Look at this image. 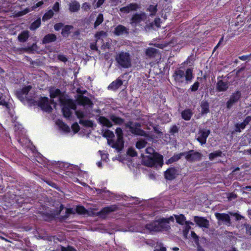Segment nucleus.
<instances>
[{
	"mask_svg": "<svg viewBox=\"0 0 251 251\" xmlns=\"http://www.w3.org/2000/svg\"><path fill=\"white\" fill-rule=\"evenodd\" d=\"M201 114H206L209 112V104L206 100H203L201 103Z\"/></svg>",
	"mask_w": 251,
	"mask_h": 251,
	"instance_id": "nucleus-26",
	"label": "nucleus"
},
{
	"mask_svg": "<svg viewBox=\"0 0 251 251\" xmlns=\"http://www.w3.org/2000/svg\"><path fill=\"white\" fill-rule=\"evenodd\" d=\"M91 8V5L88 2H84L82 5V9L85 11H87Z\"/></svg>",
	"mask_w": 251,
	"mask_h": 251,
	"instance_id": "nucleus-55",
	"label": "nucleus"
},
{
	"mask_svg": "<svg viewBox=\"0 0 251 251\" xmlns=\"http://www.w3.org/2000/svg\"><path fill=\"white\" fill-rule=\"evenodd\" d=\"M109 119L116 125L121 126L123 125L125 122L124 119L117 116L115 114L110 115Z\"/></svg>",
	"mask_w": 251,
	"mask_h": 251,
	"instance_id": "nucleus-21",
	"label": "nucleus"
},
{
	"mask_svg": "<svg viewBox=\"0 0 251 251\" xmlns=\"http://www.w3.org/2000/svg\"><path fill=\"white\" fill-rule=\"evenodd\" d=\"M231 215H233L236 221H239L241 219H243L244 217L241 215L240 214L237 213H231Z\"/></svg>",
	"mask_w": 251,
	"mask_h": 251,
	"instance_id": "nucleus-58",
	"label": "nucleus"
},
{
	"mask_svg": "<svg viewBox=\"0 0 251 251\" xmlns=\"http://www.w3.org/2000/svg\"><path fill=\"white\" fill-rule=\"evenodd\" d=\"M102 136L106 138H112L114 137V134L112 131L106 129L103 133Z\"/></svg>",
	"mask_w": 251,
	"mask_h": 251,
	"instance_id": "nucleus-47",
	"label": "nucleus"
},
{
	"mask_svg": "<svg viewBox=\"0 0 251 251\" xmlns=\"http://www.w3.org/2000/svg\"><path fill=\"white\" fill-rule=\"evenodd\" d=\"M125 127L129 129V131L133 135L137 136H143L145 134V131L141 128V124L139 122L134 123L130 120L125 123Z\"/></svg>",
	"mask_w": 251,
	"mask_h": 251,
	"instance_id": "nucleus-5",
	"label": "nucleus"
},
{
	"mask_svg": "<svg viewBox=\"0 0 251 251\" xmlns=\"http://www.w3.org/2000/svg\"><path fill=\"white\" fill-rule=\"evenodd\" d=\"M222 155V151L220 150L216 151L209 154V158L210 160H212L215 158L217 157H221Z\"/></svg>",
	"mask_w": 251,
	"mask_h": 251,
	"instance_id": "nucleus-38",
	"label": "nucleus"
},
{
	"mask_svg": "<svg viewBox=\"0 0 251 251\" xmlns=\"http://www.w3.org/2000/svg\"><path fill=\"white\" fill-rule=\"evenodd\" d=\"M178 127L176 125H174L171 127L170 132L172 134H174L178 131Z\"/></svg>",
	"mask_w": 251,
	"mask_h": 251,
	"instance_id": "nucleus-56",
	"label": "nucleus"
},
{
	"mask_svg": "<svg viewBox=\"0 0 251 251\" xmlns=\"http://www.w3.org/2000/svg\"><path fill=\"white\" fill-rule=\"evenodd\" d=\"M57 58L60 61L63 62H66L68 60L67 57L63 54H59Z\"/></svg>",
	"mask_w": 251,
	"mask_h": 251,
	"instance_id": "nucleus-59",
	"label": "nucleus"
},
{
	"mask_svg": "<svg viewBox=\"0 0 251 251\" xmlns=\"http://www.w3.org/2000/svg\"><path fill=\"white\" fill-rule=\"evenodd\" d=\"M54 13L52 10H50L46 12L42 17V21L45 22L51 19L53 16Z\"/></svg>",
	"mask_w": 251,
	"mask_h": 251,
	"instance_id": "nucleus-39",
	"label": "nucleus"
},
{
	"mask_svg": "<svg viewBox=\"0 0 251 251\" xmlns=\"http://www.w3.org/2000/svg\"><path fill=\"white\" fill-rule=\"evenodd\" d=\"M193 113L191 109H186L181 112V115L183 119L185 121H189L191 119Z\"/></svg>",
	"mask_w": 251,
	"mask_h": 251,
	"instance_id": "nucleus-24",
	"label": "nucleus"
},
{
	"mask_svg": "<svg viewBox=\"0 0 251 251\" xmlns=\"http://www.w3.org/2000/svg\"><path fill=\"white\" fill-rule=\"evenodd\" d=\"M73 28V25H66L63 27V28L62 29V31H61V34L63 36H65L66 35H68L70 34V33L71 32L70 30Z\"/></svg>",
	"mask_w": 251,
	"mask_h": 251,
	"instance_id": "nucleus-35",
	"label": "nucleus"
},
{
	"mask_svg": "<svg viewBox=\"0 0 251 251\" xmlns=\"http://www.w3.org/2000/svg\"><path fill=\"white\" fill-rule=\"evenodd\" d=\"M184 153L185 159L189 162L200 161L201 160L203 155L201 153L193 150H189L187 152H183Z\"/></svg>",
	"mask_w": 251,
	"mask_h": 251,
	"instance_id": "nucleus-7",
	"label": "nucleus"
},
{
	"mask_svg": "<svg viewBox=\"0 0 251 251\" xmlns=\"http://www.w3.org/2000/svg\"><path fill=\"white\" fill-rule=\"evenodd\" d=\"M58 125L62 130L65 132H69L70 131V127L64 122L62 121H58Z\"/></svg>",
	"mask_w": 251,
	"mask_h": 251,
	"instance_id": "nucleus-33",
	"label": "nucleus"
},
{
	"mask_svg": "<svg viewBox=\"0 0 251 251\" xmlns=\"http://www.w3.org/2000/svg\"><path fill=\"white\" fill-rule=\"evenodd\" d=\"M238 58H239V59H240L241 60H243V61H246V60L249 61L251 59L250 57V56H249V54L239 56L238 57Z\"/></svg>",
	"mask_w": 251,
	"mask_h": 251,
	"instance_id": "nucleus-63",
	"label": "nucleus"
},
{
	"mask_svg": "<svg viewBox=\"0 0 251 251\" xmlns=\"http://www.w3.org/2000/svg\"><path fill=\"white\" fill-rule=\"evenodd\" d=\"M29 32L27 30H25L21 32L18 36V39L20 42H26L29 38Z\"/></svg>",
	"mask_w": 251,
	"mask_h": 251,
	"instance_id": "nucleus-28",
	"label": "nucleus"
},
{
	"mask_svg": "<svg viewBox=\"0 0 251 251\" xmlns=\"http://www.w3.org/2000/svg\"><path fill=\"white\" fill-rule=\"evenodd\" d=\"M103 21V16L101 13H100L97 17L96 20L94 23V27L96 28Z\"/></svg>",
	"mask_w": 251,
	"mask_h": 251,
	"instance_id": "nucleus-36",
	"label": "nucleus"
},
{
	"mask_svg": "<svg viewBox=\"0 0 251 251\" xmlns=\"http://www.w3.org/2000/svg\"><path fill=\"white\" fill-rule=\"evenodd\" d=\"M246 126L243 122L241 123H237L235 125V131L237 132H240L242 129L245 128Z\"/></svg>",
	"mask_w": 251,
	"mask_h": 251,
	"instance_id": "nucleus-42",
	"label": "nucleus"
},
{
	"mask_svg": "<svg viewBox=\"0 0 251 251\" xmlns=\"http://www.w3.org/2000/svg\"><path fill=\"white\" fill-rule=\"evenodd\" d=\"M124 140H120L118 141V139H117L116 141L111 146V147L118 151H121L124 147Z\"/></svg>",
	"mask_w": 251,
	"mask_h": 251,
	"instance_id": "nucleus-31",
	"label": "nucleus"
},
{
	"mask_svg": "<svg viewBox=\"0 0 251 251\" xmlns=\"http://www.w3.org/2000/svg\"><path fill=\"white\" fill-rule=\"evenodd\" d=\"M79 123L83 126L87 127H93L94 126L93 122L90 120H84L82 119H80L79 121Z\"/></svg>",
	"mask_w": 251,
	"mask_h": 251,
	"instance_id": "nucleus-30",
	"label": "nucleus"
},
{
	"mask_svg": "<svg viewBox=\"0 0 251 251\" xmlns=\"http://www.w3.org/2000/svg\"><path fill=\"white\" fill-rule=\"evenodd\" d=\"M123 83V81L121 79L117 78L109 85L108 88L112 90H116L121 86Z\"/></svg>",
	"mask_w": 251,
	"mask_h": 251,
	"instance_id": "nucleus-23",
	"label": "nucleus"
},
{
	"mask_svg": "<svg viewBox=\"0 0 251 251\" xmlns=\"http://www.w3.org/2000/svg\"><path fill=\"white\" fill-rule=\"evenodd\" d=\"M63 26V24L62 23H58L55 24L54 26V29L56 31L59 30Z\"/></svg>",
	"mask_w": 251,
	"mask_h": 251,
	"instance_id": "nucleus-61",
	"label": "nucleus"
},
{
	"mask_svg": "<svg viewBox=\"0 0 251 251\" xmlns=\"http://www.w3.org/2000/svg\"><path fill=\"white\" fill-rule=\"evenodd\" d=\"M56 39V36L54 34L49 33L44 37L42 42L43 44H48L55 41Z\"/></svg>",
	"mask_w": 251,
	"mask_h": 251,
	"instance_id": "nucleus-22",
	"label": "nucleus"
},
{
	"mask_svg": "<svg viewBox=\"0 0 251 251\" xmlns=\"http://www.w3.org/2000/svg\"><path fill=\"white\" fill-rule=\"evenodd\" d=\"M145 164L146 166L150 167L157 166H162L163 164V157L162 155L155 153L152 156H148Z\"/></svg>",
	"mask_w": 251,
	"mask_h": 251,
	"instance_id": "nucleus-6",
	"label": "nucleus"
},
{
	"mask_svg": "<svg viewBox=\"0 0 251 251\" xmlns=\"http://www.w3.org/2000/svg\"><path fill=\"white\" fill-rule=\"evenodd\" d=\"M41 24L40 19H37L31 24L30 29L32 30L36 29L41 25Z\"/></svg>",
	"mask_w": 251,
	"mask_h": 251,
	"instance_id": "nucleus-41",
	"label": "nucleus"
},
{
	"mask_svg": "<svg viewBox=\"0 0 251 251\" xmlns=\"http://www.w3.org/2000/svg\"><path fill=\"white\" fill-rule=\"evenodd\" d=\"M147 10L151 12L150 15H155L157 12V5H150L147 9Z\"/></svg>",
	"mask_w": 251,
	"mask_h": 251,
	"instance_id": "nucleus-43",
	"label": "nucleus"
},
{
	"mask_svg": "<svg viewBox=\"0 0 251 251\" xmlns=\"http://www.w3.org/2000/svg\"><path fill=\"white\" fill-rule=\"evenodd\" d=\"M31 89V86L30 85H27L24 87L20 91L17 92V94L19 96L21 95H26L28 94L29 92Z\"/></svg>",
	"mask_w": 251,
	"mask_h": 251,
	"instance_id": "nucleus-34",
	"label": "nucleus"
},
{
	"mask_svg": "<svg viewBox=\"0 0 251 251\" xmlns=\"http://www.w3.org/2000/svg\"><path fill=\"white\" fill-rule=\"evenodd\" d=\"M178 170L175 167H170L164 172V177L167 180H173L178 175Z\"/></svg>",
	"mask_w": 251,
	"mask_h": 251,
	"instance_id": "nucleus-11",
	"label": "nucleus"
},
{
	"mask_svg": "<svg viewBox=\"0 0 251 251\" xmlns=\"http://www.w3.org/2000/svg\"><path fill=\"white\" fill-rule=\"evenodd\" d=\"M118 209L119 207L117 205L112 204L102 208L101 210L97 212V215L102 219H105L108 214L115 212Z\"/></svg>",
	"mask_w": 251,
	"mask_h": 251,
	"instance_id": "nucleus-8",
	"label": "nucleus"
},
{
	"mask_svg": "<svg viewBox=\"0 0 251 251\" xmlns=\"http://www.w3.org/2000/svg\"><path fill=\"white\" fill-rule=\"evenodd\" d=\"M61 251H76V250L71 246H68L67 248L62 247Z\"/></svg>",
	"mask_w": 251,
	"mask_h": 251,
	"instance_id": "nucleus-60",
	"label": "nucleus"
},
{
	"mask_svg": "<svg viewBox=\"0 0 251 251\" xmlns=\"http://www.w3.org/2000/svg\"><path fill=\"white\" fill-rule=\"evenodd\" d=\"M139 8V5L136 3H131L126 6L121 7L120 11L121 12L128 13L132 11H136Z\"/></svg>",
	"mask_w": 251,
	"mask_h": 251,
	"instance_id": "nucleus-15",
	"label": "nucleus"
},
{
	"mask_svg": "<svg viewBox=\"0 0 251 251\" xmlns=\"http://www.w3.org/2000/svg\"><path fill=\"white\" fill-rule=\"evenodd\" d=\"M65 213H66V214L65 215L60 216V220H66L68 218L69 215L70 214H74V213L72 208H67L66 209Z\"/></svg>",
	"mask_w": 251,
	"mask_h": 251,
	"instance_id": "nucleus-44",
	"label": "nucleus"
},
{
	"mask_svg": "<svg viewBox=\"0 0 251 251\" xmlns=\"http://www.w3.org/2000/svg\"><path fill=\"white\" fill-rule=\"evenodd\" d=\"M98 121L103 126L110 128L113 126L110 121L104 116H100L98 119Z\"/></svg>",
	"mask_w": 251,
	"mask_h": 251,
	"instance_id": "nucleus-20",
	"label": "nucleus"
},
{
	"mask_svg": "<svg viewBox=\"0 0 251 251\" xmlns=\"http://www.w3.org/2000/svg\"><path fill=\"white\" fill-rule=\"evenodd\" d=\"M176 222L180 225H183L185 223L186 218L183 214L175 216Z\"/></svg>",
	"mask_w": 251,
	"mask_h": 251,
	"instance_id": "nucleus-37",
	"label": "nucleus"
},
{
	"mask_svg": "<svg viewBox=\"0 0 251 251\" xmlns=\"http://www.w3.org/2000/svg\"><path fill=\"white\" fill-rule=\"evenodd\" d=\"M127 153L129 156L131 157H135L137 155V152L132 148H130L128 149Z\"/></svg>",
	"mask_w": 251,
	"mask_h": 251,
	"instance_id": "nucleus-49",
	"label": "nucleus"
},
{
	"mask_svg": "<svg viewBox=\"0 0 251 251\" xmlns=\"http://www.w3.org/2000/svg\"><path fill=\"white\" fill-rule=\"evenodd\" d=\"M75 115L77 118L81 119L85 117V114L83 111L81 110H76L75 112Z\"/></svg>",
	"mask_w": 251,
	"mask_h": 251,
	"instance_id": "nucleus-52",
	"label": "nucleus"
},
{
	"mask_svg": "<svg viewBox=\"0 0 251 251\" xmlns=\"http://www.w3.org/2000/svg\"><path fill=\"white\" fill-rule=\"evenodd\" d=\"M194 222L196 224L201 227L208 228L209 226V222L208 220L203 217L195 216Z\"/></svg>",
	"mask_w": 251,
	"mask_h": 251,
	"instance_id": "nucleus-14",
	"label": "nucleus"
},
{
	"mask_svg": "<svg viewBox=\"0 0 251 251\" xmlns=\"http://www.w3.org/2000/svg\"><path fill=\"white\" fill-rule=\"evenodd\" d=\"M75 211L76 212L79 214H84L87 212L86 209L83 206L81 205L77 206Z\"/></svg>",
	"mask_w": 251,
	"mask_h": 251,
	"instance_id": "nucleus-46",
	"label": "nucleus"
},
{
	"mask_svg": "<svg viewBox=\"0 0 251 251\" xmlns=\"http://www.w3.org/2000/svg\"><path fill=\"white\" fill-rule=\"evenodd\" d=\"M142 20V14L135 13L133 14L131 18V24H137Z\"/></svg>",
	"mask_w": 251,
	"mask_h": 251,
	"instance_id": "nucleus-29",
	"label": "nucleus"
},
{
	"mask_svg": "<svg viewBox=\"0 0 251 251\" xmlns=\"http://www.w3.org/2000/svg\"><path fill=\"white\" fill-rule=\"evenodd\" d=\"M195 58L193 53L187 57L186 60L184 62V64H189L195 60Z\"/></svg>",
	"mask_w": 251,
	"mask_h": 251,
	"instance_id": "nucleus-54",
	"label": "nucleus"
},
{
	"mask_svg": "<svg viewBox=\"0 0 251 251\" xmlns=\"http://www.w3.org/2000/svg\"><path fill=\"white\" fill-rule=\"evenodd\" d=\"M147 143L146 141H145V140H139L138 141H137L136 143V147L138 149H143L144 148L146 145H147Z\"/></svg>",
	"mask_w": 251,
	"mask_h": 251,
	"instance_id": "nucleus-45",
	"label": "nucleus"
},
{
	"mask_svg": "<svg viewBox=\"0 0 251 251\" xmlns=\"http://www.w3.org/2000/svg\"><path fill=\"white\" fill-rule=\"evenodd\" d=\"M210 133L209 129H200L198 134L197 140L201 144L203 145L206 142L207 138Z\"/></svg>",
	"mask_w": 251,
	"mask_h": 251,
	"instance_id": "nucleus-12",
	"label": "nucleus"
},
{
	"mask_svg": "<svg viewBox=\"0 0 251 251\" xmlns=\"http://www.w3.org/2000/svg\"><path fill=\"white\" fill-rule=\"evenodd\" d=\"M76 101L77 103L80 105H88L90 107H92L93 105V103L90 99L82 95H78Z\"/></svg>",
	"mask_w": 251,
	"mask_h": 251,
	"instance_id": "nucleus-13",
	"label": "nucleus"
},
{
	"mask_svg": "<svg viewBox=\"0 0 251 251\" xmlns=\"http://www.w3.org/2000/svg\"><path fill=\"white\" fill-rule=\"evenodd\" d=\"M246 234L251 236V225L249 224H245Z\"/></svg>",
	"mask_w": 251,
	"mask_h": 251,
	"instance_id": "nucleus-53",
	"label": "nucleus"
},
{
	"mask_svg": "<svg viewBox=\"0 0 251 251\" xmlns=\"http://www.w3.org/2000/svg\"><path fill=\"white\" fill-rule=\"evenodd\" d=\"M172 76L176 83L179 85L183 83L184 80L187 82L191 81L194 77L193 69L188 68L185 73L184 71L180 68H177L175 71Z\"/></svg>",
	"mask_w": 251,
	"mask_h": 251,
	"instance_id": "nucleus-1",
	"label": "nucleus"
},
{
	"mask_svg": "<svg viewBox=\"0 0 251 251\" xmlns=\"http://www.w3.org/2000/svg\"><path fill=\"white\" fill-rule=\"evenodd\" d=\"M227 198L228 200L230 201L236 199L237 198V195L233 193H229L228 194Z\"/></svg>",
	"mask_w": 251,
	"mask_h": 251,
	"instance_id": "nucleus-57",
	"label": "nucleus"
},
{
	"mask_svg": "<svg viewBox=\"0 0 251 251\" xmlns=\"http://www.w3.org/2000/svg\"><path fill=\"white\" fill-rule=\"evenodd\" d=\"M182 156H184V153L182 152L175 154L167 160L166 163L169 164L176 162L179 160Z\"/></svg>",
	"mask_w": 251,
	"mask_h": 251,
	"instance_id": "nucleus-27",
	"label": "nucleus"
},
{
	"mask_svg": "<svg viewBox=\"0 0 251 251\" xmlns=\"http://www.w3.org/2000/svg\"><path fill=\"white\" fill-rule=\"evenodd\" d=\"M38 105L45 112H50L52 111V107L49 103L48 97H41L38 101Z\"/></svg>",
	"mask_w": 251,
	"mask_h": 251,
	"instance_id": "nucleus-10",
	"label": "nucleus"
},
{
	"mask_svg": "<svg viewBox=\"0 0 251 251\" xmlns=\"http://www.w3.org/2000/svg\"><path fill=\"white\" fill-rule=\"evenodd\" d=\"M251 121V116H248L246 117L243 121V123L246 125V126L248 125L249 123Z\"/></svg>",
	"mask_w": 251,
	"mask_h": 251,
	"instance_id": "nucleus-64",
	"label": "nucleus"
},
{
	"mask_svg": "<svg viewBox=\"0 0 251 251\" xmlns=\"http://www.w3.org/2000/svg\"><path fill=\"white\" fill-rule=\"evenodd\" d=\"M200 86V83L196 81L190 88L189 90L192 92H195L198 90Z\"/></svg>",
	"mask_w": 251,
	"mask_h": 251,
	"instance_id": "nucleus-50",
	"label": "nucleus"
},
{
	"mask_svg": "<svg viewBox=\"0 0 251 251\" xmlns=\"http://www.w3.org/2000/svg\"><path fill=\"white\" fill-rule=\"evenodd\" d=\"M115 133L116 134L118 141L124 140V134L123 130L121 127H117L115 130Z\"/></svg>",
	"mask_w": 251,
	"mask_h": 251,
	"instance_id": "nucleus-40",
	"label": "nucleus"
},
{
	"mask_svg": "<svg viewBox=\"0 0 251 251\" xmlns=\"http://www.w3.org/2000/svg\"><path fill=\"white\" fill-rule=\"evenodd\" d=\"M215 216L219 221L225 222L229 224L231 223L230 217L227 214L216 213Z\"/></svg>",
	"mask_w": 251,
	"mask_h": 251,
	"instance_id": "nucleus-18",
	"label": "nucleus"
},
{
	"mask_svg": "<svg viewBox=\"0 0 251 251\" xmlns=\"http://www.w3.org/2000/svg\"><path fill=\"white\" fill-rule=\"evenodd\" d=\"M167 221L164 218L153 221L145 226V228L151 234L153 232L162 231L163 230H168V226L164 225V222Z\"/></svg>",
	"mask_w": 251,
	"mask_h": 251,
	"instance_id": "nucleus-2",
	"label": "nucleus"
},
{
	"mask_svg": "<svg viewBox=\"0 0 251 251\" xmlns=\"http://www.w3.org/2000/svg\"><path fill=\"white\" fill-rule=\"evenodd\" d=\"M113 33L117 36H120L123 34H128V29L122 25H118L115 28Z\"/></svg>",
	"mask_w": 251,
	"mask_h": 251,
	"instance_id": "nucleus-17",
	"label": "nucleus"
},
{
	"mask_svg": "<svg viewBox=\"0 0 251 251\" xmlns=\"http://www.w3.org/2000/svg\"><path fill=\"white\" fill-rule=\"evenodd\" d=\"M158 52V50L155 48L149 47L146 49V55L149 58H154Z\"/></svg>",
	"mask_w": 251,
	"mask_h": 251,
	"instance_id": "nucleus-25",
	"label": "nucleus"
},
{
	"mask_svg": "<svg viewBox=\"0 0 251 251\" xmlns=\"http://www.w3.org/2000/svg\"><path fill=\"white\" fill-rule=\"evenodd\" d=\"M62 96V92L58 88L55 89V90H50V96L52 99L55 98L58 96Z\"/></svg>",
	"mask_w": 251,
	"mask_h": 251,
	"instance_id": "nucleus-32",
	"label": "nucleus"
},
{
	"mask_svg": "<svg viewBox=\"0 0 251 251\" xmlns=\"http://www.w3.org/2000/svg\"><path fill=\"white\" fill-rule=\"evenodd\" d=\"M118 65L123 68L127 69L131 66V59L130 54L127 52L121 51L115 57Z\"/></svg>",
	"mask_w": 251,
	"mask_h": 251,
	"instance_id": "nucleus-3",
	"label": "nucleus"
},
{
	"mask_svg": "<svg viewBox=\"0 0 251 251\" xmlns=\"http://www.w3.org/2000/svg\"><path fill=\"white\" fill-rule=\"evenodd\" d=\"M241 96V92L239 90L233 93L226 102V108L229 109H230L234 103L237 102L240 100Z\"/></svg>",
	"mask_w": 251,
	"mask_h": 251,
	"instance_id": "nucleus-9",
	"label": "nucleus"
},
{
	"mask_svg": "<svg viewBox=\"0 0 251 251\" xmlns=\"http://www.w3.org/2000/svg\"><path fill=\"white\" fill-rule=\"evenodd\" d=\"M164 219L166 220L167 221H166L165 222H164V225L165 226H168V229L169 228H170V226L169 225H168V224H169L170 223V221H174V218L172 216H171L170 217H169V218H164Z\"/></svg>",
	"mask_w": 251,
	"mask_h": 251,
	"instance_id": "nucleus-62",
	"label": "nucleus"
},
{
	"mask_svg": "<svg viewBox=\"0 0 251 251\" xmlns=\"http://www.w3.org/2000/svg\"><path fill=\"white\" fill-rule=\"evenodd\" d=\"M28 199H24L23 198L19 197L16 200L17 203L20 207L22 206L24 204L28 202Z\"/></svg>",
	"mask_w": 251,
	"mask_h": 251,
	"instance_id": "nucleus-48",
	"label": "nucleus"
},
{
	"mask_svg": "<svg viewBox=\"0 0 251 251\" xmlns=\"http://www.w3.org/2000/svg\"><path fill=\"white\" fill-rule=\"evenodd\" d=\"M216 88L217 92H225L228 88V84L226 82L222 80H219L216 83Z\"/></svg>",
	"mask_w": 251,
	"mask_h": 251,
	"instance_id": "nucleus-16",
	"label": "nucleus"
},
{
	"mask_svg": "<svg viewBox=\"0 0 251 251\" xmlns=\"http://www.w3.org/2000/svg\"><path fill=\"white\" fill-rule=\"evenodd\" d=\"M79 3L76 0H74L69 4V10L71 12H76L80 9Z\"/></svg>",
	"mask_w": 251,
	"mask_h": 251,
	"instance_id": "nucleus-19",
	"label": "nucleus"
},
{
	"mask_svg": "<svg viewBox=\"0 0 251 251\" xmlns=\"http://www.w3.org/2000/svg\"><path fill=\"white\" fill-rule=\"evenodd\" d=\"M60 102L63 105L62 111L64 117L69 118L72 116V111L71 109L75 110L76 105L75 102L72 99H59Z\"/></svg>",
	"mask_w": 251,
	"mask_h": 251,
	"instance_id": "nucleus-4",
	"label": "nucleus"
},
{
	"mask_svg": "<svg viewBox=\"0 0 251 251\" xmlns=\"http://www.w3.org/2000/svg\"><path fill=\"white\" fill-rule=\"evenodd\" d=\"M71 127L75 133H77L80 130V127L77 123L73 124Z\"/></svg>",
	"mask_w": 251,
	"mask_h": 251,
	"instance_id": "nucleus-51",
	"label": "nucleus"
}]
</instances>
